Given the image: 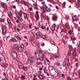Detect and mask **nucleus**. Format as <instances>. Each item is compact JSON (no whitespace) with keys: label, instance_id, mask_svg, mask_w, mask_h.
<instances>
[{"label":"nucleus","instance_id":"680f3d73","mask_svg":"<svg viewBox=\"0 0 80 80\" xmlns=\"http://www.w3.org/2000/svg\"><path fill=\"white\" fill-rule=\"evenodd\" d=\"M76 40V38H73V41H75V40Z\"/></svg>","mask_w":80,"mask_h":80},{"label":"nucleus","instance_id":"603ef678","mask_svg":"<svg viewBox=\"0 0 80 80\" xmlns=\"http://www.w3.org/2000/svg\"><path fill=\"white\" fill-rule=\"evenodd\" d=\"M46 60L47 62H48V63H50V61L47 58H46Z\"/></svg>","mask_w":80,"mask_h":80},{"label":"nucleus","instance_id":"c85d7f7f","mask_svg":"<svg viewBox=\"0 0 80 80\" xmlns=\"http://www.w3.org/2000/svg\"><path fill=\"white\" fill-rule=\"evenodd\" d=\"M73 56L74 57H76L77 56V53H76V52H73Z\"/></svg>","mask_w":80,"mask_h":80},{"label":"nucleus","instance_id":"6ab92c4d","mask_svg":"<svg viewBox=\"0 0 80 80\" xmlns=\"http://www.w3.org/2000/svg\"><path fill=\"white\" fill-rule=\"evenodd\" d=\"M12 42H16L17 40H16V39H15V38H13L12 39Z\"/></svg>","mask_w":80,"mask_h":80},{"label":"nucleus","instance_id":"338daca9","mask_svg":"<svg viewBox=\"0 0 80 80\" xmlns=\"http://www.w3.org/2000/svg\"><path fill=\"white\" fill-rule=\"evenodd\" d=\"M78 28L79 31V32H80V27H78Z\"/></svg>","mask_w":80,"mask_h":80},{"label":"nucleus","instance_id":"b1692460","mask_svg":"<svg viewBox=\"0 0 80 80\" xmlns=\"http://www.w3.org/2000/svg\"><path fill=\"white\" fill-rule=\"evenodd\" d=\"M62 66H63V67H64L65 66H66V62H65V61H63V62L62 64Z\"/></svg>","mask_w":80,"mask_h":80},{"label":"nucleus","instance_id":"2f4dec72","mask_svg":"<svg viewBox=\"0 0 80 80\" xmlns=\"http://www.w3.org/2000/svg\"><path fill=\"white\" fill-rule=\"evenodd\" d=\"M68 46L69 48H73L72 47V46L70 45H68Z\"/></svg>","mask_w":80,"mask_h":80},{"label":"nucleus","instance_id":"0e129e2a","mask_svg":"<svg viewBox=\"0 0 80 80\" xmlns=\"http://www.w3.org/2000/svg\"><path fill=\"white\" fill-rule=\"evenodd\" d=\"M70 65V62H68L67 63V66H69Z\"/></svg>","mask_w":80,"mask_h":80},{"label":"nucleus","instance_id":"473e14b6","mask_svg":"<svg viewBox=\"0 0 80 80\" xmlns=\"http://www.w3.org/2000/svg\"><path fill=\"white\" fill-rule=\"evenodd\" d=\"M41 46H42V47H44V46H45V43H41Z\"/></svg>","mask_w":80,"mask_h":80},{"label":"nucleus","instance_id":"20e7f679","mask_svg":"<svg viewBox=\"0 0 80 80\" xmlns=\"http://www.w3.org/2000/svg\"><path fill=\"white\" fill-rule=\"evenodd\" d=\"M12 57L13 58H17V54L15 51H14L12 52Z\"/></svg>","mask_w":80,"mask_h":80},{"label":"nucleus","instance_id":"a211bd4d","mask_svg":"<svg viewBox=\"0 0 80 80\" xmlns=\"http://www.w3.org/2000/svg\"><path fill=\"white\" fill-rule=\"evenodd\" d=\"M21 78H22V80H25V76L24 75H22L21 76Z\"/></svg>","mask_w":80,"mask_h":80},{"label":"nucleus","instance_id":"f3484780","mask_svg":"<svg viewBox=\"0 0 80 80\" xmlns=\"http://www.w3.org/2000/svg\"><path fill=\"white\" fill-rule=\"evenodd\" d=\"M37 53H41L42 54V52L40 51V50H37Z\"/></svg>","mask_w":80,"mask_h":80},{"label":"nucleus","instance_id":"4c0bfd02","mask_svg":"<svg viewBox=\"0 0 80 80\" xmlns=\"http://www.w3.org/2000/svg\"><path fill=\"white\" fill-rule=\"evenodd\" d=\"M37 35H38V36H40V32H38L36 33Z\"/></svg>","mask_w":80,"mask_h":80},{"label":"nucleus","instance_id":"37998d69","mask_svg":"<svg viewBox=\"0 0 80 80\" xmlns=\"http://www.w3.org/2000/svg\"><path fill=\"white\" fill-rule=\"evenodd\" d=\"M42 38L44 39H45V38H46V36L45 35H43L42 36Z\"/></svg>","mask_w":80,"mask_h":80},{"label":"nucleus","instance_id":"4d7b16f0","mask_svg":"<svg viewBox=\"0 0 80 80\" xmlns=\"http://www.w3.org/2000/svg\"><path fill=\"white\" fill-rule=\"evenodd\" d=\"M12 8H16V6H15V5H13L12 6Z\"/></svg>","mask_w":80,"mask_h":80},{"label":"nucleus","instance_id":"423d86ee","mask_svg":"<svg viewBox=\"0 0 80 80\" xmlns=\"http://www.w3.org/2000/svg\"><path fill=\"white\" fill-rule=\"evenodd\" d=\"M34 59V57L33 56H31L30 58V62L31 63H34V61H33V59Z\"/></svg>","mask_w":80,"mask_h":80},{"label":"nucleus","instance_id":"f704fd0d","mask_svg":"<svg viewBox=\"0 0 80 80\" xmlns=\"http://www.w3.org/2000/svg\"><path fill=\"white\" fill-rule=\"evenodd\" d=\"M41 16L42 17H44V14L43 12H42L41 13Z\"/></svg>","mask_w":80,"mask_h":80},{"label":"nucleus","instance_id":"774afa93","mask_svg":"<svg viewBox=\"0 0 80 80\" xmlns=\"http://www.w3.org/2000/svg\"><path fill=\"white\" fill-rule=\"evenodd\" d=\"M78 47H79V48H80V44L79 43L78 46Z\"/></svg>","mask_w":80,"mask_h":80},{"label":"nucleus","instance_id":"8fccbe9b","mask_svg":"<svg viewBox=\"0 0 80 80\" xmlns=\"http://www.w3.org/2000/svg\"><path fill=\"white\" fill-rule=\"evenodd\" d=\"M41 28L42 30H43V29H44V28H45V27H44V26H41Z\"/></svg>","mask_w":80,"mask_h":80},{"label":"nucleus","instance_id":"5fc2aeb1","mask_svg":"<svg viewBox=\"0 0 80 80\" xmlns=\"http://www.w3.org/2000/svg\"><path fill=\"white\" fill-rule=\"evenodd\" d=\"M22 65H19V68H22Z\"/></svg>","mask_w":80,"mask_h":80},{"label":"nucleus","instance_id":"9b49d317","mask_svg":"<svg viewBox=\"0 0 80 80\" xmlns=\"http://www.w3.org/2000/svg\"><path fill=\"white\" fill-rule=\"evenodd\" d=\"M5 3L3 2H1V6L2 7V8H4V7H5Z\"/></svg>","mask_w":80,"mask_h":80},{"label":"nucleus","instance_id":"2eb2a0df","mask_svg":"<svg viewBox=\"0 0 80 80\" xmlns=\"http://www.w3.org/2000/svg\"><path fill=\"white\" fill-rule=\"evenodd\" d=\"M61 32H63L64 33H66V32H67V30L65 28L62 29L61 30Z\"/></svg>","mask_w":80,"mask_h":80},{"label":"nucleus","instance_id":"5701e85b","mask_svg":"<svg viewBox=\"0 0 80 80\" xmlns=\"http://www.w3.org/2000/svg\"><path fill=\"white\" fill-rule=\"evenodd\" d=\"M19 16L20 17H22V12L21 11H20L19 12Z\"/></svg>","mask_w":80,"mask_h":80},{"label":"nucleus","instance_id":"58836bf2","mask_svg":"<svg viewBox=\"0 0 80 80\" xmlns=\"http://www.w3.org/2000/svg\"><path fill=\"white\" fill-rule=\"evenodd\" d=\"M74 51L73 52H77V48H75L73 49Z\"/></svg>","mask_w":80,"mask_h":80},{"label":"nucleus","instance_id":"3c124183","mask_svg":"<svg viewBox=\"0 0 80 80\" xmlns=\"http://www.w3.org/2000/svg\"><path fill=\"white\" fill-rule=\"evenodd\" d=\"M55 7L56 9H57L58 10V9H59V8H58V7L57 6H56Z\"/></svg>","mask_w":80,"mask_h":80},{"label":"nucleus","instance_id":"0eeeda50","mask_svg":"<svg viewBox=\"0 0 80 80\" xmlns=\"http://www.w3.org/2000/svg\"><path fill=\"white\" fill-rule=\"evenodd\" d=\"M57 17L56 15H54L52 17V20L53 21H57Z\"/></svg>","mask_w":80,"mask_h":80},{"label":"nucleus","instance_id":"09e8293b","mask_svg":"<svg viewBox=\"0 0 80 80\" xmlns=\"http://www.w3.org/2000/svg\"><path fill=\"white\" fill-rule=\"evenodd\" d=\"M34 8L36 9H38V7L37 6H34Z\"/></svg>","mask_w":80,"mask_h":80},{"label":"nucleus","instance_id":"9d476101","mask_svg":"<svg viewBox=\"0 0 80 80\" xmlns=\"http://www.w3.org/2000/svg\"><path fill=\"white\" fill-rule=\"evenodd\" d=\"M72 20H77V18H78L77 16H74L73 17H72Z\"/></svg>","mask_w":80,"mask_h":80},{"label":"nucleus","instance_id":"6e6552de","mask_svg":"<svg viewBox=\"0 0 80 80\" xmlns=\"http://www.w3.org/2000/svg\"><path fill=\"white\" fill-rule=\"evenodd\" d=\"M18 44H16L13 45V46L12 47V48L14 49H16V48H18Z\"/></svg>","mask_w":80,"mask_h":80},{"label":"nucleus","instance_id":"6e6d98bb","mask_svg":"<svg viewBox=\"0 0 80 80\" xmlns=\"http://www.w3.org/2000/svg\"><path fill=\"white\" fill-rule=\"evenodd\" d=\"M46 30L47 31H48L49 30V27H48L47 28Z\"/></svg>","mask_w":80,"mask_h":80},{"label":"nucleus","instance_id":"4468645a","mask_svg":"<svg viewBox=\"0 0 80 80\" xmlns=\"http://www.w3.org/2000/svg\"><path fill=\"white\" fill-rule=\"evenodd\" d=\"M35 17L37 20H38L39 19V15L38 14H36Z\"/></svg>","mask_w":80,"mask_h":80},{"label":"nucleus","instance_id":"e433bc0d","mask_svg":"<svg viewBox=\"0 0 80 80\" xmlns=\"http://www.w3.org/2000/svg\"><path fill=\"white\" fill-rule=\"evenodd\" d=\"M15 14H18V11H17V10H15Z\"/></svg>","mask_w":80,"mask_h":80},{"label":"nucleus","instance_id":"7ed1b4c3","mask_svg":"<svg viewBox=\"0 0 80 80\" xmlns=\"http://www.w3.org/2000/svg\"><path fill=\"white\" fill-rule=\"evenodd\" d=\"M43 8H45L46 11H47V12H50V10H51V9H50V8H48L47 6V5H44L43 6Z\"/></svg>","mask_w":80,"mask_h":80},{"label":"nucleus","instance_id":"052dcab7","mask_svg":"<svg viewBox=\"0 0 80 80\" xmlns=\"http://www.w3.org/2000/svg\"><path fill=\"white\" fill-rule=\"evenodd\" d=\"M29 10L30 11H32V8L31 7L30 8Z\"/></svg>","mask_w":80,"mask_h":80},{"label":"nucleus","instance_id":"412c9836","mask_svg":"<svg viewBox=\"0 0 80 80\" xmlns=\"http://www.w3.org/2000/svg\"><path fill=\"white\" fill-rule=\"evenodd\" d=\"M22 69H23V70H24L25 71H26V70H27V67L23 66L22 68Z\"/></svg>","mask_w":80,"mask_h":80},{"label":"nucleus","instance_id":"13d9d810","mask_svg":"<svg viewBox=\"0 0 80 80\" xmlns=\"http://www.w3.org/2000/svg\"><path fill=\"white\" fill-rule=\"evenodd\" d=\"M59 27H60V25H58L57 27V30H58V28H59Z\"/></svg>","mask_w":80,"mask_h":80},{"label":"nucleus","instance_id":"c03bdc74","mask_svg":"<svg viewBox=\"0 0 80 80\" xmlns=\"http://www.w3.org/2000/svg\"><path fill=\"white\" fill-rule=\"evenodd\" d=\"M34 78H37V75L34 74Z\"/></svg>","mask_w":80,"mask_h":80},{"label":"nucleus","instance_id":"f8f14e48","mask_svg":"<svg viewBox=\"0 0 80 80\" xmlns=\"http://www.w3.org/2000/svg\"><path fill=\"white\" fill-rule=\"evenodd\" d=\"M12 12L10 11H8V17H11V16H12Z\"/></svg>","mask_w":80,"mask_h":80},{"label":"nucleus","instance_id":"a19ab883","mask_svg":"<svg viewBox=\"0 0 80 80\" xmlns=\"http://www.w3.org/2000/svg\"><path fill=\"white\" fill-rule=\"evenodd\" d=\"M24 53L26 56H27L28 55V54H27V52L25 51L24 52Z\"/></svg>","mask_w":80,"mask_h":80},{"label":"nucleus","instance_id":"ea45409f","mask_svg":"<svg viewBox=\"0 0 80 80\" xmlns=\"http://www.w3.org/2000/svg\"><path fill=\"white\" fill-rule=\"evenodd\" d=\"M67 55H68V56H71V53L70 52H68L67 54Z\"/></svg>","mask_w":80,"mask_h":80},{"label":"nucleus","instance_id":"39448f33","mask_svg":"<svg viewBox=\"0 0 80 80\" xmlns=\"http://www.w3.org/2000/svg\"><path fill=\"white\" fill-rule=\"evenodd\" d=\"M55 27H56V24H53L51 26V30L52 31H54L55 30Z\"/></svg>","mask_w":80,"mask_h":80},{"label":"nucleus","instance_id":"bb28decb","mask_svg":"<svg viewBox=\"0 0 80 80\" xmlns=\"http://www.w3.org/2000/svg\"><path fill=\"white\" fill-rule=\"evenodd\" d=\"M39 77L40 79H43V76L41 75H39Z\"/></svg>","mask_w":80,"mask_h":80},{"label":"nucleus","instance_id":"e2e57ef3","mask_svg":"<svg viewBox=\"0 0 80 80\" xmlns=\"http://www.w3.org/2000/svg\"><path fill=\"white\" fill-rule=\"evenodd\" d=\"M76 7L77 8H78L79 7V5L77 4Z\"/></svg>","mask_w":80,"mask_h":80},{"label":"nucleus","instance_id":"a18cd8bd","mask_svg":"<svg viewBox=\"0 0 80 80\" xmlns=\"http://www.w3.org/2000/svg\"><path fill=\"white\" fill-rule=\"evenodd\" d=\"M54 71L55 72H56V73H58V70H57V69H56V68H54Z\"/></svg>","mask_w":80,"mask_h":80},{"label":"nucleus","instance_id":"69168bd1","mask_svg":"<svg viewBox=\"0 0 80 80\" xmlns=\"http://www.w3.org/2000/svg\"><path fill=\"white\" fill-rule=\"evenodd\" d=\"M32 80H38V79L35 78H33Z\"/></svg>","mask_w":80,"mask_h":80},{"label":"nucleus","instance_id":"1a4fd4ad","mask_svg":"<svg viewBox=\"0 0 80 80\" xmlns=\"http://www.w3.org/2000/svg\"><path fill=\"white\" fill-rule=\"evenodd\" d=\"M46 58V57L45 56L44 54H42V57H40L39 58V60H40L41 61H42V60H43V58Z\"/></svg>","mask_w":80,"mask_h":80},{"label":"nucleus","instance_id":"c756f323","mask_svg":"<svg viewBox=\"0 0 80 80\" xmlns=\"http://www.w3.org/2000/svg\"><path fill=\"white\" fill-rule=\"evenodd\" d=\"M46 19L47 20H48H48H49V18H50L49 17H48V16H46Z\"/></svg>","mask_w":80,"mask_h":80},{"label":"nucleus","instance_id":"79ce46f5","mask_svg":"<svg viewBox=\"0 0 80 80\" xmlns=\"http://www.w3.org/2000/svg\"><path fill=\"white\" fill-rule=\"evenodd\" d=\"M34 28L36 31H37V30H38V29H39V28H38L37 27H35Z\"/></svg>","mask_w":80,"mask_h":80},{"label":"nucleus","instance_id":"4be33fe9","mask_svg":"<svg viewBox=\"0 0 80 80\" xmlns=\"http://www.w3.org/2000/svg\"><path fill=\"white\" fill-rule=\"evenodd\" d=\"M16 38H17V39H18V40H21V38H20V37L18 36H16Z\"/></svg>","mask_w":80,"mask_h":80},{"label":"nucleus","instance_id":"aec40b11","mask_svg":"<svg viewBox=\"0 0 80 80\" xmlns=\"http://www.w3.org/2000/svg\"><path fill=\"white\" fill-rule=\"evenodd\" d=\"M65 5H66V2H64L62 4V5L63 7V8H65Z\"/></svg>","mask_w":80,"mask_h":80},{"label":"nucleus","instance_id":"c9c22d12","mask_svg":"<svg viewBox=\"0 0 80 80\" xmlns=\"http://www.w3.org/2000/svg\"><path fill=\"white\" fill-rule=\"evenodd\" d=\"M56 64L58 66H59V65H60V63L59 62H56Z\"/></svg>","mask_w":80,"mask_h":80},{"label":"nucleus","instance_id":"dca6fc26","mask_svg":"<svg viewBox=\"0 0 80 80\" xmlns=\"http://www.w3.org/2000/svg\"><path fill=\"white\" fill-rule=\"evenodd\" d=\"M49 70H50V71H52V70H53V67L52 66H50L49 67Z\"/></svg>","mask_w":80,"mask_h":80},{"label":"nucleus","instance_id":"f03ea898","mask_svg":"<svg viewBox=\"0 0 80 80\" xmlns=\"http://www.w3.org/2000/svg\"><path fill=\"white\" fill-rule=\"evenodd\" d=\"M7 28L6 26H4L3 28V30L2 31V34L4 35H5L6 34L7 32Z\"/></svg>","mask_w":80,"mask_h":80},{"label":"nucleus","instance_id":"f257e3e1","mask_svg":"<svg viewBox=\"0 0 80 80\" xmlns=\"http://www.w3.org/2000/svg\"><path fill=\"white\" fill-rule=\"evenodd\" d=\"M20 47L18 48V50L20 52H22L23 49V47H24V45L23 44H21L20 45Z\"/></svg>","mask_w":80,"mask_h":80},{"label":"nucleus","instance_id":"ddd939ff","mask_svg":"<svg viewBox=\"0 0 80 80\" xmlns=\"http://www.w3.org/2000/svg\"><path fill=\"white\" fill-rule=\"evenodd\" d=\"M54 57H55V58H59V55H58V54L57 53L54 55Z\"/></svg>","mask_w":80,"mask_h":80},{"label":"nucleus","instance_id":"a878e982","mask_svg":"<svg viewBox=\"0 0 80 80\" xmlns=\"http://www.w3.org/2000/svg\"><path fill=\"white\" fill-rule=\"evenodd\" d=\"M43 70L44 73H47V68H44Z\"/></svg>","mask_w":80,"mask_h":80},{"label":"nucleus","instance_id":"cd10ccee","mask_svg":"<svg viewBox=\"0 0 80 80\" xmlns=\"http://www.w3.org/2000/svg\"><path fill=\"white\" fill-rule=\"evenodd\" d=\"M50 43L52 45H55V42L53 41H50Z\"/></svg>","mask_w":80,"mask_h":80},{"label":"nucleus","instance_id":"72a5a7b5","mask_svg":"<svg viewBox=\"0 0 80 80\" xmlns=\"http://www.w3.org/2000/svg\"><path fill=\"white\" fill-rule=\"evenodd\" d=\"M37 64L38 65H42V63L41 62H39L37 63Z\"/></svg>","mask_w":80,"mask_h":80},{"label":"nucleus","instance_id":"393cba45","mask_svg":"<svg viewBox=\"0 0 80 80\" xmlns=\"http://www.w3.org/2000/svg\"><path fill=\"white\" fill-rule=\"evenodd\" d=\"M7 23L8 24H9L10 23V20L9 18H8L7 19Z\"/></svg>","mask_w":80,"mask_h":80},{"label":"nucleus","instance_id":"de8ad7c7","mask_svg":"<svg viewBox=\"0 0 80 80\" xmlns=\"http://www.w3.org/2000/svg\"><path fill=\"white\" fill-rule=\"evenodd\" d=\"M67 79L68 80H71V78L69 77H67Z\"/></svg>","mask_w":80,"mask_h":80},{"label":"nucleus","instance_id":"864d4df0","mask_svg":"<svg viewBox=\"0 0 80 80\" xmlns=\"http://www.w3.org/2000/svg\"><path fill=\"white\" fill-rule=\"evenodd\" d=\"M68 23L66 22L65 23V25L66 27H67V26H68Z\"/></svg>","mask_w":80,"mask_h":80},{"label":"nucleus","instance_id":"49530a36","mask_svg":"<svg viewBox=\"0 0 80 80\" xmlns=\"http://www.w3.org/2000/svg\"><path fill=\"white\" fill-rule=\"evenodd\" d=\"M24 5H26V6H28V4L26 3V2H25L24 3H23Z\"/></svg>","mask_w":80,"mask_h":80},{"label":"nucleus","instance_id":"bf43d9fd","mask_svg":"<svg viewBox=\"0 0 80 80\" xmlns=\"http://www.w3.org/2000/svg\"><path fill=\"white\" fill-rule=\"evenodd\" d=\"M4 7H5V8H7V4H5L4 5Z\"/></svg>","mask_w":80,"mask_h":80},{"label":"nucleus","instance_id":"7c9ffc66","mask_svg":"<svg viewBox=\"0 0 80 80\" xmlns=\"http://www.w3.org/2000/svg\"><path fill=\"white\" fill-rule=\"evenodd\" d=\"M27 17V14L26 13L24 14V18H26V17Z\"/></svg>","mask_w":80,"mask_h":80}]
</instances>
